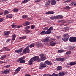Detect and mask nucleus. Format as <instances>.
I'll use <instances>...</instances> for the list:
<instances>
[{
	"instance_id": "nucleus-10",
	"label": "nucleus",
	"mask_w": 76,
	"mask_h": 76,
	"mask_svg": "<svg viewBox=\"0 0 76 76\" xmlns=\"http://www.w3.org/2000/svg\"><path fill=\"white\" fill-rule=\"evenodd\" d=\"M43 76H58V74L54 73L53 74L51 75L50 74H45Z\"/></svg>"
},
{
	"instance_id": "nucleus-39",
	"label": "nucleus",
	"mask_w": 76,
	"mask_h": 76,
	"mask_svg": "<svg viewBox=\"0 0 76 76\" xmlns=\"http://www.w3.org/2000/svg\"><path fill=\"white\" fill-rule=\"evenodd\" d=\"M72 53V52H71V51H68L66 52V55H68L69 54H70Z\"/></svg>"
},
{
	"instance_id": "nucleus-24",
	"label": "nucleus",
	"mask_w": 76,
	"mask_h": 76,
	"mask_svg": "<svg viewBox=\"0 0 76 76\" xmlns=\"http://www.w3.org/2000/svg\"><path fill=\"white\" fill-rule=\"evenodd\" d=\"M29 22L28 21H26L25 22V23H24V26H26L27 25H29Z\"/></svg>"
},
{
	"instance_id": "nucleus-32",
	"label": "nucleus",
	"mask_w": 76,
	"mask_h": 76,
	"mask_svg": "<svg viewBox=\"0 0 76 76\" xmlns=\"http://www.w3.org/2000/svg\"><path fill=\"white\" fill-rule=\"evenodd\" d=\"M13 12H18V11H19V9H18V8H14L13 10Z\"/></svg>"
},
{
	"instance_id": "nucleus-30",
	"label": "nucleus",
	"mask_w": 76,
	"mask_h": 76,
	"mask_svg": "<svg viewBox=\"0 0 76 76\" xmlns=\"http://www.w3.org/2000/svg\"><path fill=\"white\" fill-rule=\"evenodd\" d=\"M57 70H61L62 69V67L61 66H58L57 68Z\"/></svg>"
},
{
	"instance_id": "nucleus-57",
	"label": "nucleus",
	"mask_w": 76,
	"mask_h": 76,
	"mask_svg": "<svg viewBox=\"0 0 76 76\" xmlns=\"http://www.w3.org/2000/svg\"><path fill=\"white\" fill-rule=\"evenodd\" d=\"M10 50L9 49H8L7 48H6V49L5 50H4V51H10Z\"/></svg>"
},
{
	"instance_id": "nucleus-51",
	"label": "nucleus",
	"mask_w": 76,
	"mask_h": 76,
	"mask_svg": "<svg viewBox=\"0 0 76 76\" xmlns=\"http://www.w3.org/2000/svg\"><path fill=\"white\" fill-rule=\"evenodd\" d=\"M22 27V25H18V26H17V28H21V27Z\"/></svg>"
},
{
	"instance_id": "nucleus-17",
	"label": "nucleus",
	"mask_w": 76,
	"mask_h": 76,
	"mask_svg": "<svg viewBox=\"0 0 76 76\" xmlns=\"http://www.w3.org/2000/svg\"><path fill=\"white\" fill-rule=\"evenodd\" d=\"M21 69V68L20 67H19L17 68L15 70V73L16 74V73H19V72L20 71V70Z\"/></svg>"
},
{
	"instance_id": "nucleus-27",
	"label": "nucleus",
	"mask_w": 76,
	"mask_h": 76,
	"mask_svg": "<svg viewBox=\"0 0 76 76\" xmlns=\"http://www.w3.org/2000/svg\"><path fill=\"white\" fill-rule=\"evenodd\" d=\"M6 57V55H3L1 58L0 59L1 60H3L4 58Z\"/></svg>"
},
{
	"instance_id": "nucleus-19",
	"label": "nucleus",
	"mask_w": 76,
	"mask_h": 76,
	"mask_svg": "<svg viewBox=\"0 0 76 76\" xmlns=\"http://www.w3.org/2000/svg\"><path fill=\"white\" fill-rule=\"evenodd\" d=\"M40 66H41L42 67H46V65L45 64H44V63L43 62H41L40 63Z\"/></svg>"
},
{
	"instance_id": "nucleus-52",
	"label": "nucleus",
	"mask_w": 76,
	"mask_h": 76,
	"mask_svg": "<svg viewBox=\"0 0 76 76\" xmlns=\"http://www.w3.org/2000/svg\"><path fill=\"white\" fill-rule=\"evenodd\" d=\"M44 54H40V57H41V58H42V57H44Z\"/></svg>"
},
{
	"instance_id": "nucleus-40",
	"label": "nucleus",
	"mask_w": 76,
	"mask_h": 76,
	"mask_svg": "<svg viewBox=\"0 0 76 76\" xmlns=\"http://www.w3.org/2000/svg\"><path fill=\"white\" fill-rule=\"evenodd\" d=\"M28 18V16L27 15H24L22 16V18L23 19H26Z\"/></svg>"
},
{
	"instance_id": "nucleus-37",
	"label": "nucleus",
	"mask_w": 76,
	"mask_h": 76,
	"mask_svg": "<svg viewBox=\"0 0 76 76\" xmlns=\"http://www.w3.org/2000/svg\"><path fill=\"white\" fill-rule=\"evenodd\" d=\"M65 9H66V10H69L70 9V7L67 6H66L65 7Z\"/></svg>"
},
{
	"instance_id": "nucleus-56",
	"label": "nucleus",
	"mask_w": 76,
	"mask_h": 76,
	"mask_svg": "<svg viewBox=\"0 0 76 76\" xmlns=\"http://www.w3.org/2000/svg\"><path fill=\"white\" fill-rule=\"evenodd\" d=\"M3 14V12L2 11H0V16L2 15Z\"/></svg>"
},
{
	"instance_id": "nucleus-64",
	"label": "nucleus",
	"mask_w": 76,
	"mask_h": 76,
	"mask_svg": "<svg viewBox=\"0 0 76 76\" xmlns=\"http://www.w3.org/2000/svg\"><path fill=\"white\" fill-rule=\"evenodd\" d=\"M26 29H29V28H30V26H28L27 27H26Z\"/></svg>"
},
{
	"instance_id": "nucleus-36",
	"label": "nucleus",
	"mask_w": 76,
	"mask_h": 76,
	"mask_svg": "<svg viewBox=\"0 0 76 76\" xmlns=\"http://www.w3.org/2000/svg\"><path fill=\"white\" fill-rule=\"evenodd\" d=\"M11 26H12V28H16L17 27V26L14 25V24H12L11 25Z\"/></svg>"
},
{
	"instance_id": "nucleus-23",
	"label": "nucleus",
	"mask_w": 76,
	"mask_h": 76,
	"mask_svg": "<svg viewBox=\"0 0 76 76\" xmlns=\"http://www.w3.org/2000/svg\"><path fill=\"white\" fill-rule=\"evenodd\" d=\"M56 44V43L55 42H50V45L52 47H54V46H55V45Z\"/></svg>"
},
{
	"instance_id": "nucleus-31",
	"label": "nucleus",
	"mask_w": 76,
	"mask_h": 76,
	"mask_svg": "<svg viewBox=\"0 0 76 76\" xmlns=\"http://www.w3.org/2000/svg\"><path fill=\"white\" fill-rule=\"evenodd\" d=\"M26 38V36H24L22 37H20V39H24Z\"/></svg>"
},
{
	"instance_id": "nucleus-18",
	"label": "nucleus",
	"mask_w": 76,
	"mask_h": 76,
	"mask_svg": "<svg viewBox=\"0 0 76 76\" xmlns=\"http://www.w3.org/2000/svg\"><path fill=\"white\" fill-rule=\"evenodd\" d=\"M4 35H9V34H10V32L9 31H5L4 32Z\"/></svg>"
},
{
	"instance_id": "nucleus-22",
	"label": "nucleus",
	"mask_w": 76,
	"mask_h": 76,
	"mask_svg": "<svg viewBox=\"0 0 76 76\" xmlns=\"http://www.w3.org/2000/svg\"><path fill=\"white\" fill-rule=\"evenodd\" d=\"M56 4V2L55 0H52L51 1V4L52 5H55Z\"/></svg>"
},
{
	"instance_id": "nucleus-50",
	"label": "nucleus",
	"mask_w": 76,
	"mask_h": 76,
	"mask_svg": "<svg viewBox=\"0 0 76 76\" xmlns=\"http://www.w3.org/2000/svg\"><path fill=\"white\" fill-rule=\"evenodd\" d=\"M10 40H11V39H8L7 40L6 42H7V43L9 42V41H10Z\"/></svg>"
},
{
	"instance_id": "nucleus-6",
	"label": "nucleus",
	"mask_w": 76,
	"mask_h": 76,
	"mask_svg": "<svg viewBox=\"0 0 76 76\" xmlns=\"http://www.w3.org/2000/svg\"><path fill=\"white\" fill-rule=\"evenodd\" d=\"M69 41L71 42H76V37H72L70 38Z\"/></svg>"
},
{
	"instance_id": "nucleus-47",
	"label": "nucleus",
	"mask_w": 76,
	"mask_h": 76,
	"mask_svg": "<svg viewBox=\"0 0 76 76\" xmlns=\"http://www.w3.org/2000/svg\"><path fill=\"white\" fill-rule=\"evenodd\" d=\"M41 0H36L35 1L36 3H39V2H41Z\"/></svg>"
},
{
	"instance_id": "nucleus-21",
	"label": "nucleus",
	"mask_w": 76,
	"mask_h": 76,
	"mask_svg": "<svg viewBox=\"0 0 76 76\" xmlns=\"http://www.w3.org/2000/svg\"><path fill=\"white\" fill-rule=\"evenodd\" d=\"M50 4V3H49L48 2H46L45 3V7H48L49 6Z\"/></svg>"
},
{
	"instance_id": "nucleus-34",
	"label": "nucleus",
	"mask_w": 76,
	"mask_h": 76,
	"mask_svg": "<svg viewBox=\"0 0 76 76\" xmlns=\"http://www.w3.org/2000/svg\"><path fill=\"white\" fill-rule=\"evenodd\" d=\"M53 27H51L47 30V31H53Z\"/></svg>"
},
{
	"instance_id": "nucleus-44",
	"label": "nucleus",
	"mask_w": 76,
	"mask_h": 76,
	"mask_svg": "<svg viewBox=\"0 0 76 76\" xmlns=\"http://www.w3.org/2000/svg\"><path fill=\"white\" fill-rule=\"evenodd\" d=\"M9 11H7V10H5L4 11V15H7V14H8V13H9Z\"/></svg>"
},
{
	"instance_id": "nucleus-41",
	"label": "nucleus",
	"mask_w": 76,
	"mask_h": 76,
	"mask_svg": "<svg viewBox=\"0 0 76 76\" xmlns=\"http://www.w3.org/2000/svg\"><path fill=\"white\" fill-rule=\"evenodd\" d=\"M56 40V39L54 38H52L50 40L51 42H53L54 41Z\"/></svg>"
},
{
	"instance_id": "nucleus-35",
	"label": "nucleus",
	"mask_w": 76,
	"mask_h": 76,
	"mask_svg": "<svg viewBox=\"0 0 76 76\" xmlns=\"http://www.w3.org/2000/svg\"><path fill=\"white\" fill-rule=\"evenodd\" d=\"M35 46V44L34 43H33L31 44L30 45L29 47L30 48H32V47H34Z\"/></svg>"
},
{
	"instance_id": "nucleus-58",
	"label": "nucleus",
	"mask_w": 76,
	"mask_h": 76,
	"mask_svg": "<svg viewBox=\"0 0 76 76\" xmlns=\"http://www.w3.org/2000/svg\"><path fill=\"white\" fill-rule=\"evenodd\" d=\"M39 45H40V46H39L40 47H43L41 43L39 44Z\"/></svg>"
},
{
	"instance_id": "nucleus-38",
	"label": "nucleus",
	"mask_w": 76,
	"mask_h": 76,
	"mask_svg": "<svg viewBox=\"0 0 76 76\" xmlns=\"http://www.w3.org/2000/svg\"><path fill=\"white\" fill-rule=\"evenodd\" d=\"M73 20H70L68 22V24H70V23H73Z\"/></svg>"
},
{
	"instance_id": "nucleus-3",
	"label": "nucleus",
	"mask_w": 76,
	"mask_h": 76,
	"mask_svg": "<svg viewBox=\"0 0 76 76\" xmlns=\"http://www.w3.org/2000/svg\"><path fill=\"white\" fill-rule=\"evenodd\" d=\"M32 58L33 60V61H37V62H40L41 61V59L39 58V56L34 57Z\"/></svg>"
},
{
	"instance_id": "nucleus-43",
	"label": "nucleus",
	"mask_w": 76,
	"mask_h": 76,
	"mask_svg": "<svg viewBox=\"0 0 76 76\" xmlns=\"http://www.w3.org/2000/svg\"><path fill=\"white\" fill-rule=\"evenodd\" d=\"M45 34V31H42L41 33V35H46V34Z\"/></svg>"
},
{
	"instance_id": "nucleus-13",
	"label": "nucleus",
	"mask_w": 76,
	"mask_h": 76,
	"mask_svg": "<svg viewBox=\"0 0 76 76\" xmlns=\"http://www.w3.org/2000/svg\"><path fill=\"white\" fill-rule=\"evenodd\" d=\"M45 63H46V64H48V65H49L50 66L52 65V63H51V62L50 61L47 60L45 62Z\"/></svg>"
},
{
	"instance_id": "nucleus-33",
	"label": "nucleus",
	"mask_w": 76,
	"mask_h": 76,
	"mask_svg": "<svg viewBox=\"0 0 76 76\" xmlns=\"http://www.w3.org/2000/svg\"><path fill=\"white\" fill-rule=\"evenodd\" d=\"M46 59V57H42V58H41L40 61H43V60H45Z\"/></svg>"
},
{
	"instance_id": "nucleus-2",
	"label": "nucleus",
	"mask_w": 76,
	"mask_h": 76,
	"mask_svg": "<svg viewBox=\"0 0 76 76\" xmlns=\"http://www.w3.org/2000/svg\"><path fill=\"white\" fill-rule=\"evenodd\" d=\"M70 36L68 34H66L64 35V38H62V40L64 41H67L68 39H69Z\"/></svg>"
},
{
	"instance_id": "nucleus-28",
	"label": "nucleus",
	"mask_w": 76,
	"mask_h": 76,
	"mask_svg": "<svg viewBox=\"0 0 76 76\" xmlns=\"http://www.w3.org/2000/svg\"><path fill=\"white\" fill-rule=\"evenodd\" d=\"M30 1V0H24L23 1H22V3H28V1Z\"/></svg>"
},
{
	"instance_id": "nucleus-1",
	"label": "nucleus",
	"mask_w": 76,
	"mask_h": 76,
	"mask_svg": "<svg viewBox=\"0 0 76 76\" xmlns=\"http://www.w3.org/2000/svg\"><path fill=\"white\" fill-rule=\"evenodd\" d=\"M25 58V57L23 56L20 58L18 60H17V63H19L20 62V63H25V60H24Z\"/></svg>"
},
{
	"instance_id": "nucleus-53",
	"label": "nucleus",
	"mask_w": 76,
	"mask_h": 76,
	"mask_svg": "<svg viewBox=\"0 0 76 76\" xmlns=\"http://www.w3.org/2000/svg\"><path fill=\"white\" fill-rule=\"evenodd\" d=\"M35 26L34 25H32L31 27V29H34V28H35Z\"/></svg>"
},
{
	"instance_id": "nucleus-7",
	"label": "nucleus",
	"mask_w": 76,
	"mask_h": 76,
	"mask_svg": "<svg viewBox=\"0 0 76 76\" xmlns=\"http://www.w3.org/2000/svg\"><path fill=\"white\" fill-rule=\"evenodd\" d=\"M49 38V37H47L44 39L42 40V42H48Z\"/></svg>"
},
{
	"instance_id": "nucleus-49",
	"label": "nucleus",
	"mask_w": 76,
	"mask_h": 76,
	"mask_svg": "<svg viewBox=\"0 0 76 76\" xmlns=\"http://www.w3.org/2000/svg\"><path fill=\"white\" fill-rule=\"evenodd\" d=\"M25 31L26 32H27V33H29V32H30V30H29L26 29L25 30Z\"/></svg>"
},
{
	"instance_id": "nucleus-16",
	"label": "nucleus",
	"mask_w": 76,
	"mask_h": 76,
	"mask_svg": "<svg viewBox=\"0 0 76 76\" xmlns=\"http://www.w3.org/2000/svg\"><path fill=\"white\" fill-rule=\"evenodd\" d=\"M54 13H55L54 12L52 11H50L47 12L46 14H47V15H48L49 14H54Z\"/></svg>"
},
{
	"instance_id": "nucleus-42",
	"label": "nucleus",
	"mask_w": 76,
	"mask_h": 76,
	"mask_svg": "<svg viewBox=\"0 0 76 76\" xmlns=\"http://www.w3.org/2000/svg\"><path fill=\"white\" fill-rule=\"evenodd\" d=\"M51 33V31H48L45 32V34H49Z\"/></svg>"
},
{
	"instance_id": "nucleus-54",
	"label": "nucleus",
	"mask_w": 76,
	"mask_h": 76,
	"mask_svg": "<svg viewBox=\"0 0 76 76\" xmlns=\"http://www.w3.org/2000/svg\"><path fill=\"white\" fill-rule=\"evenodd\" d=\"M48 28V27H46L44 28H43V31H46V30H47V29Z\"/></svg>"
},
{
	"instance_id": "nucleus-14",
	"label": "nucleus",
	"mask_w": 76,
	"mask_h": 76,
	"mask_svg": "<svg viewBox=\"0 0 76 76\" xmlns=\"http://www.w3.org/2000/svg\"><path fill=\"white\" fill-rule=\"evenodd\" d=\"M33 62H34V61L33 60V59H32V58H31L29 61L28 64L29 65H32V63H33Z\"/></svg>"
},
{
	"instance_id": "nucleus-4",
	"label": "nucleus",
	"mask_w": 76,
	"mask_h": 76,
	"mask_svg": "<svg viewBox=\"0 0 76 76\" xmlns=\"http://www.w3.org/2000/svg\"><path fill=\"white\" fill-rule=\"evenodd\" d=\"M63 18V17L62 16L58 15L54 17H50V19L52 20H54V19H62Z\"/></svg>"
},
{
	"instance_id": "nucleus-63",
	"label": "nucleus",
	"mask_w": 76,
	"mask_h": 76,
	"mask_svg": "<svg viewBox=\"0 0 76 76\" xmlns=\"http://www.w3.org/2000/svg\"><path fill=\"white\" fill-rule=\"evenodd\" d=\"M6 47H4V48H3L2 49L3 50H6Z\"/></svg>"
},
{
	"instance_id": "nucleus-11",
	"label": "nucleus",
	"mask_w": 76,
	"mask_h": 76,
	"mask_svg": "<svg viewBox=\"0 0 76 76\" xmlns=\"http://www.w3.org/2000/svg\"><path fill=\"white\" fill-rule=\"evenodd\" d=\"M22 50H23V49L22 48H21L19 50H15V53H22Z\"/></svg>"
},
{
	"instance_id": "nucleus-12",
	"label": "nucleus",
	"mask_w": 76,
	"mask_h": 76,
	"mask_svg": "<svg viewBox=\"0 0 76 76\" xmlns=\"http://www.w3.org/2000/svg\"><path fill=\"white\" fill-rule=\"evenodd\" d=\"M69 28L67 27H65L64 28L62 29V31L64 32H66V31H69Z\"/></svg>"
},
{
	"instance_id": "nucleus-46",
	"label": "nucleus",
	"mask_w": 76,
	"mask_h": 76,
	"mask_svg": "<svg viewBox=\"0 0 76 76\" xmlns=\"http://www.w3.org/2000/svg\"><path fill=\"white\" fill-rule=\"evenodd\" d=\"M3 20V18H0V22H2Z\"/></svg>"
},
{
	"instance_id": "nucleus-61",
	"label": "nucleus",
	"mask_w": 76,
	"mask_h": 76,
	"mask_svg": "<svg viewBox=\"0 0 76 76\" xmlns=\"http://www.w3.org/2000/svg\"><path fill=\"white\" fill-rule=\"evenodd\" d=\"M25 76H31V75L30 74H25Z\"/></svg>"
},
{
	"instance_id": "nucleus-59",
	"label": "nucleus",
	"mask_w": 76,
	"mask_h": 76,
	"mask_svg": "<svg viewBox=\"0 0 76 76\" xmlns=\"http://www.w3.org/2000/svg\"><path fill=\"white\" fill-rule=\"evenodd\" d=\"M39 69H43V67L42 66H41L39 67Z\"/></svg>"
},
{
	"instance_id": "nucleus-55",
	"label": "nucleus",
	"mask_w": 76,
	"mask_h": 76,
	"mask_svg": "<svg viewBox=\"0 0 76 76\" xmlns=\"http://www.w3.org/2000/svg\"><path fill=\"white\" fill-rule=\"evenodd\" d=\"M10 67V65H8L7 66H5V67H6L7 68H9Z\"/></svg>"
},
{
	"instance_id": "nucleus-26",
	"label": "nucleus",
	"mask_w": 76,
	"mask_h": 76,
	"mask_svg": "<svg viewBox=\"0 0 76 76\" xmlns=\"http://www.w3.org/2000/svg\"><path fill=\"white\" fill-rule=\"evenodd\" d=\"M69 64L71 66H74V65H76V62H70Z\"/></svg>"
},
{
	"instance_id": "nucleus-8",
	"label": "nucleus",
	"mask_w": 76,
	"mask_h": 76,
	"mask_svg": "<svg viewBox=\"0 0 76 76\" xmlns=\"http://www.w3.org/2000/svg\"><path fill=\"white\" fill-rule=\"evenodd\" d=\"M10 70L9 69H8L3 71L2 72V74H7L10 72Z\"/></svg>"
},
{
	"instance_id": "nucleus-15",
	"label": "nucleus",
	"mask_w": 76,
	"mask_h": 76,
	"mask_svg": "<svg viewBox=\"0 0 76 76\" xmlns=\"http://www.w3.org/2000/svg\"><path fill=\"white\" fill-rule=\"evenodd\" d=\"M6 17L7 19H9V18H11L13 17V16L12 15V14H10L7 15Z\"/></svg>"
},
{
	"instance_id": "nucleus-45",
	"label": "nucleus",
	"mask_w": 76,
	"mask_h": 76,
	"mask_svg": "<svg viewBox=\"0 0 76 76\" xmlns=\"http://www.w3.org/2000/svg\"><path fill=\"white\" fill-rule=\"evenodd\" d=\"M64 51L63 50H60L58 51V53H63Z\"/></svg>"
},
{
	"instance_id": "nucleus-20",
	"label": "nucleus",
	"mask_w": 76,
	"mask_h": 76,
	"mask_svg": "<svg viewBox=\"0 0 76 76\" xmlns=\"http://www.w3.org/2000/svg\"><path fill=\"white\" fill-rule=\"evenodd\" d=\"M68 48L69 50H73V49H74L75 48V47L73 46H70Z\"/></svg>"
},
{
	"instance_id": "nucleus-25",
	"label": "nucleus",
	"mask_w": 76,
	"mask_h": 76,
	"mask_svg": "<svg viewBox=\"0 0 76 76\" xmlns=\"http://www.w3.org/2000/svg\"><path fill=\"white\" fill-rule=\"evenodd\" d=\"M65 75V73L64 72H60L58 74V75L60 76H64Z\"/></svg>"
},
{
	"instance_id": "nucleus-62",
	"label": "nucleus",
	"mask_w": 76,
	"mask_h": 76,
	"mask_svg": "<svg viewBox=\"0 0 76 76\" xmlns=\"http://www.w3.org/2000/svg\"><path fill=\"white\" fill-rule=\"evenodd\" d=\"M56 38L58 39H60L61 38V37L60 36H57Z\"/></svg>"
},
{
	"instance_id": "nucleus-48",
	"label": "nucleus",
	"mask_w": 76,
	"mask_h": 76,
	"mask_svg": "<svg viewBox=\"0 0 76 76\" xmlns=\"http://www.w3.org/2000/svg\"><path fill=\"white\" fill-rule=\"evenodd\" d=\"M72 0H67L66 1H65V3H68V2H70V1H71Z\"/></svg>"
},
{
	"instance_id": "nucleus-9",
	"label": "nucleus",
	"mask_w": 76,
	"mask_h": 76,
	"mask_svg": "<svg viewBox=\"0 0 76 76\" xmlns=\"http://www.w3.org/2000/svg\"><path fill=\"white\" fill-rule=\"evenodd\" d=\"M64 58H61V57L58 58L56 59V61H61V62H63L64 61Z\"/></svg>"
},
{
	"instance_id": "nucleus-60",
	"label": "nucleus",
	"mask_w": 76,
	"mask_h": 76,
	"mask_svg": "<svg viewBox=\"0 0 76 76\" xmlns=\"http://www.w3.org/2000/svg\"><path fill=\"white\" fill-rule=\"evenodd\" d=\"M2 63H4V62H3V61H0V64H2Z\"/></svg>"
},
{
	"instance_id": "nucleus-5",
	"label": "nucleus",
	"mask_w": 76,
	"mask_h": 76,
	"mask_svg": "<svg viewBox=\"0 0 76 76\" xmlns=\"http://www.w3.org/2000/svg\"><path fill=\"white\" fill-rule=\"evenodd\" d=\"M23 51L24 53L26 54L29 53V46H27L26 48L23 50Z\"/></svg>"
},
{
	"instance_id": "nucleus-29",
	"label": "nucleus",
	"mask_w": 76,
	"mask_h": 76,
	"mask_svg": "<svg viewBox=\"0 0 76 76\" xmlns=\"http://www.w3.org/2000/svg\"><path fill=\"white\" fill-rule=\"evenodd\" d=\"M12 37L13 38L12 39V40H13V41H15L16 38V36L15 34H14L13 35Z\"/></svg>"
}]
</instances>
